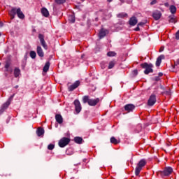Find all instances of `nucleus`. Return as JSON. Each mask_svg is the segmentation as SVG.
Masks as SVG:
<instances>
[{
  "mask_svg": "<svg viewBox=\"0 0 179 179\" xmlns=\"http://www.w3.org/2000/svg\"><path fill=\"white\" fill-rule=\"evenodd\" d=\"M17 15V17L20 19H24V14H23V12L20 10V8H12L11 10L9 12V15L11 17V19H15V15Z\"/></svg>",
  "mask_w": 179,
  "mask_h": 179,
  "instance_id": "obj_1",
  "label": "nucleus"
},
{
  "mask_svg": "<svg viewBox=\"0 0 179 179\" xmlns=\"http://www.w3.org/2000/svg\"><path fill=\"white\" fill-rule=\"evenodd\" d=\"M10 65H12V63H10V61L7 60L5 63L4 65V76L6 78H8V76H9V75H12V73H13V69L12 68V66H10Z\"/></svg>",
  "mask_w": 179,
  "mask_h": 179,
  "instance_id": "obj_2",
  "label": "nucleus"
},
{
  "mask_svg": "<svg viewBox=\"0 0 179 179\" xmlns=\"http://www.w3.org/2000/svg\"><path fill=\"white\" fill-rule=\"evenodd\" d=\"M145 166L146 159H143L138 162L135 169V176H136V177H138L139 174L141 173V171H142V168L145 167Z\"/></svg>",
  "mask_w": 179,
  "mask_h": 179,
  "instance_id": "obj_3",
  "label": "nucleus"
},
{
  "mask_svg": "<svg viewBox=\"0 0 179 179\" xmlns=\"http://www.w3.org/2000/svg\"><path fill=\"white\" fill-rule=\"evenodd\" d=\"M141 66L144 71L145 75H149V73H153V64H148L147 62L141 64Z\"/></svg>",
  "mask_w": 179,
  "mask_h": 179,
  "instance_id": "obj_4",
  "label": "nucleus"
},
{
  "mask_svg": "<svg viewBox=\"0 0 179 179\" xmlns=\"http://www.w3.org/2000/svg\"><path fill=\"white\" fill-rule=\"evenodd\" d=\"M173 173V168L171 166L166 167L164 171H159L157 172V176H161V177H169L170 174Z\"/></svg>",
  "mask_w": 179,
  "mask_h": 179,
  "instance_id": "obj_5",
  "label": "nucleus"
},
{
  "mask_svg": "<svg viewBox=\"0 0 179 179\" xmlns=\"http://www.w3.org/2000/svg\"><path fill=\"white\" fill-rule=\"evenodd\" d=\"M69 142H71V138L63 137L59 141L58 145L59 148H65V146L69 145Z\"/></svg>",
  "mask_w": 179,
  "mask_h": 179,
  "instance_id": "obj_6",
  "label": "nucleus"
},
{
  "mask_svg": "<svg viewBox=\"0 0 179 179\" xmlns=\"http://www.w3.org/2000/svg\"><path fill=\"white\" fill-rule=\"evenodd\" d=\"M73 104L75 106L76 113L79 114V113L82 111V105L80 104V101H79L78 99H76L73 102Z\"/></svg>",
  "mask_w": 179,
  "mask_h": 179,
  "instance_id": "obj_7",
  "label": "nucleus"
},
{
  "mask_svg": "<svg viewBox=\"0 0 179 179\" xmlns=\"http://www.w3.org/2000/svg\"><path fill=\"white\" fill-rule=\"evenodd\" d=\"M155 104H156V95L152 94L148 101V106H149V107H152Z\"/></svg>",
  "mask_w": 179,
  "mask_h": 179,
  "instance_id": "obj_8",
  "label": "nucleus"
},
{
  "mask_svg": "<svg viewBox=\"0 0 179 179\" xmlns=\"http://www.w3.org/2000/svg\"><path fill=\"white\" fill-rule=\"evenodd\" d=\"M80 85V81L77 80L73 85H70L68 87V90L69 92H73V90H75V89H78V87H79Z\"/></svg>",
  "mask_w": 179,
  "mask_h": 179,
  "instance_id": "obj_9",
  "label": "nucleus"
},
{
  "mask_svg": "<svg viewBox=\"0 0 179 179\" xmlns=\"http://www.w3.org/2000/svg\"><path fill=\"white\" fill-rule=\"evenodd\" d=\"M135 105L132 103L127 104L124 106V110L125 111H127V113H131L135 110Z\"/></svg>",
  "mask_w": 179,
  "mask_h": 179,
  "instance_id": "obj_10",
  "label": "nucleus"
},
{
  "mask_svg": "<svg viewBox=\"0 0 179 179\" xmlns=\"http://www.w3.org/2000/svg\"><path fill=\"white\" fill-rule=\"evenodd\" d=\"M107 34H108V30L102 28L99 33V38H103V37H106Z\"/></svg>",
  "mask_w": 179,
  "mask_h": 179,
  "instance_id": "obj_11",
  "label": "nucleus"
},
{
  "mask_svg": "<svg viewBox=\"0 0 179 179\" xmlns=\"http://www.w3.org/2000/svg\"><path fill=\"white\" fill-rule=\"evenodd\" d=\"M138 24V19L136 18V17H131L129 20V24L130 26H136V24Z\"/></svg>",
  "mask_w": 179,
  "mask_h": 179,
  "instance_id": "obj_12",
  "label": "nucleus"
},
{
  "mask_svg": "<svg viewBox=\"0 0 179 179\" xmlns=\"http://www.w3.org/2000/svg\"><path fill=\"white\" fill-rule=\"evenodd\" d=\"M9 106H10V103L8 101L2 105L0 109V115L5 111V110H6V108H8V107H9Z\"/></svg>",
  "mask_w": 179,
  "mask_h": 179,
  "instance_id": "obj_13",
  "label": "nucleus"
},
{
  "mask_svg": "<svg viewBox=\"0 0 179 179\" xmlns=\"http://www.w3.org/2000/svg\"><path fill=\"white\" fill-rule=\"evenodd\" d=\"M99 101H100V99L99 98H96V99H90V101H88V104L89 106L93 107L94 106H96Z\"/></svg>",
  "mask_w": 179,
  "mask_h": 179,
  "instance_id": "obj_14",
  "label": "nucleus"
},
{
  "mask_svg": "<svg viewBox=\"0 0 179 179\" xmlns=\"http://www.w3.org/2000/svg\"><path fill=\"white\" fill-rule=\"evenodd\" d=\"M165 57L164 55H159L156 61L155 65L156 66H160V64H162V59H164Z\"/></svg>",
  "mask_w": 179,
  "mask_h": 179,
  "instance_id": "obj_15",
  "label": "nucleus"
},
{
  "mask_svg": "<svg viewBox=\"0 0 179 179\" xmlns=\"http://www.w3.org/2000/svg\"><path fill=\"white\" fill-rule=\"evenodd\" d=\"M55 120L57 124H62V122H64V118L62 117V115L59 114L55 115Z\"/></svg>",
  "mask_w": 179,
  "mask_h": 179,
  "instance_id": "obj_16",
  "label": "nucleus"
},
{
  "mask_svg": "<svg viewBox=\"0 0 179 179\" xmlns=\"http://www.w3.org/2000/svg\"><path fill=\"white\" fill-rule=\"evenodd\" d=\"M152 17H154V19H155V20H159V19L162 17V13L159 11H155L152 14Z\"/></svg>",
  "mask_w": 179,
  "mask_h": 179,
  "instance_id": "obj_17",
  "label": "nucleus"
},
{
  "mask_svg": "<svg viewBox=\"0 0 179 179\" xmlns=\"http://www.w3.org/2000/svg\"><path fill=\"white\" fill-rule=\"evenodd\" d=\"M36 52H37L38 55L40 56L41 58H43V57H44V52H43V49L41 48V47H40V46L37 47Z\"/></svg>",
  "mask_w": 179,
  "mask_h": 179,
  "instance_id": "obj_18",
  "label": "nucleus"
},
{
  "mask_svg": "<svg viewBox=\"0 0 179 179\" xmlns=\"http://www.w3.org/2000/svg\"><path fill=\"white\" fill-rule=\"evenodd\" d=\"M74 141L78 145H82V143H83V138L82 137L76 136L74 138Z\"/></svg>",
  "mask_w": 179,
  "mask_h": 179,
  "instance_id": "obj_19",
  "label": "nucleus"
},
{
  "mask_svg": "<svg viewBox=\"0 0 179 179\" xmlns=\"http://www.w3.org/2000/svg\"><path fill=\"white\" fill-rule=\"evenodd\" d=\"M19 76H20V69L15 67L14 69V77L19 78Z\"/></svg>",
  "mask_w": 179,
  "mask_h": 179,
  "instance_id": "obj_20",
  "label": "nucleus"
},
{
  "mask_svg": "<svg viewBox=\"0 0 179 179\" xmlns=\"http://www.w3.org/2000/svg\"><path fill=\"white\" fill-rule=\"evenodd\" d=\"M44 129L41 128V127H38L36 130V134L38 135V136H41L43 135H44Z\"/></svg>",
  "mask_w": 179,
  "mask_h": 179,
  "instance_id": "obj_21",
  "label": "nucleus"
},
{
  "mask_svg": "<svg viewBox=\"0 0 179 179\" xmlns=\"http://www.w3.org/2000/svg\"><path fill=\"white\" fill-rule=\"evenodd\" d=\"M41 13L45 17H48V16L50 15V13L48 12V10H47V8H42Z\"/></svg>",
  "mask_w": 179,
  "mask_h": 179,
  "instance_id": "obj_22",
  "label": "nucleus"
},
{
  "mask_svg": "<svg viewBox=\"0 0 179 179\" xmlns=\"http://www.w3.org/2000/svg\"><path fill=\"white\" fill-rule=\"evenodd\" d=\"M110 143H113V145H118V143H120V140H117V138H115V137L112 136L110 139Z\"/></svg>",
  "mask_w": 179,
  "mask_h": 179,
  "instance_id": "obj_23",
  "label": "nucleus"
},
{
  "mask_svg": "<svg viewBox=\"0 0 179 179\" xmlns=\"http://www.w3.org/2000/svg\"><path fill=\"white\" fill-rule=\"evenodd\" d=\"M38 38H39V40H40V41L41 43V45H45V41H44V35L40 34L38 35Z\"/></svg>",
  "mask_w": 179,
  "mask_h": 179,
  "instance_id": "obj_24",
  "label": "nucleus"
},
{
  "mask_svg": "<svg viewBox=\"0 0 179 179\" xmlns=\"http://www.w3.org/2000/svg\"><path fill=\"white\" fill-rule=\"evenodd\" d=\"M48 69H50V62H48L45 63V64L43 69V72H48Z\"/></svg>",
  "mask_w": 179,
  "mask_h": 179,
  "instance_id": "obj_25",
  "label": "nucleus"
},
{
  "mask_svg": "<svg viewBox=\"0 0 179 179\" xmlns=\"http://www.w3.org/2000/svg\"><path fill=\"white\" fill-rule=\"evenodd\" d=\"M169 10L173 15L177 12V8L173 5L170 6Z\"/></svg>",
  "mask_w": 179,
  "mask_h": 179,
  "instance_id": "obj_26",
  "label": "nucleus"
},
{
  "mask_svg": "<svg viewBox=\"0 0 179 179\" xmlns=\"http://www.w3.org/2000/svg\"><path fill=\"white\" fill-rule=\"evenodd\" d=\"M90 101V99H89V96L85 95L83 97V103H84V104H86V103H89Z\"/></svg>",
  "mask_w": 179,
  "mask_h": 179,
  "instance_id": "obj_27",
  "label": "nucleus"
},
{
  "mask_svg": "<svg viewBox=\"0 0 179 179\" xmlns=\"http://www.w3.org/2000/svg\"><path fill=\"white\" fill-rule=\"evenodd\" d=\"M173 69H179V59H178L176 62H174V65L172 66Z\"/></svg>",
  "mask_w": 179,
  "mask_h": 179,
  "instance_id": "obj_28",
  "label": "nucleus"
},
{
  "mask_svg": "<svg viewBox=\"0 0 179 179\" xmlns=\"http://www.w3.org/2000/svg\"><path fill=\"white\" fill-rule=\"evenodd\" d=\"M117 17H121L122 19H124V17H128V14L125 13H120L117 15Z\"/></svg>",
  "mask_w": 179,
  "mask_h": 179,
  "instance_id": "obj_29",
  "label": "nucleus"
},
{
  "mask_svg": "<svg viewBox=\"0 0 179 179\" xmlns=\"http://www.w3.org/2000/svg\"><path fill=\"white\" fill-rule=\"evenodd\" d=\"M29 55H30L31 58H32V59H35L36 57H37V54L34 50H31L29 52Z\"/></svg>",
  "mask_w": 179,
  "mask_h": 179,
  "instance_id": "obj_30",
  "label": "nucleus"
},
{
  "mask_svg": "<svg viewBox=\"0 0 179 179\" xmlns=\"http://www.w3.org/2000/svg\"><path fill=\"white\" fill-rule=\"evenodd\" d=\"M115 66V61H110L108 65V69H113Z\"/></svg>",
  "mask_w": 179,
  "mask_h": 179,
  "instance_id": "obj_31",
  "label": "nucleus"
},
{
  "mask_svg": "<svg viewBox=\"0 0 179 179\" xmlns=\"http://www.w3.org/2000/svg\"><path fill=\"white\" fill-rule=\"evenodd\" d=\"M69 20L71 23H75V15L72 14L69 16Z\"/></svg>",
  "mask_w": 179,
  "mask_h": 179,
  "instance_id": "obj_32",
  "label": "nucleus"
},
{
  "mask_svg": "<svg viewBox=\"0 0 179 179\" xmlns=\"http://www.w3.org/2000/svg\"><path fill=\"white\" fill-rule=\"evenodd\" d=\"M108 57H115L117 55V53L114 51H110L107 53Z\"/></svg>",
  "mask_w": 179,
  "mask_h": 179,
  "instance_id": "obj_33",
  "label": "nucleus"
},
{
  "mask_svg": "<svg viewBox=\"0 0 179 179\" xmlns=\"http://www.w3.org/2000/svg\"><path fill=\"white\" fill-rule=\"evenodd\" d=\"M55 148V145H54V144H49L48 145V150H54Z\"/></svg>",
  "mask_w": 179,
  "mask_h": 179,
  "instance_id": "obj_34",
  "label": "nucleus"
},
{
  "mask_svg": "<svg viewBox=\"0 0 179 179\" xmlns=\"http://www.w3.org/2000/svg\"><path fill=\"white\" fill-rule=\"evenodd\" d=\"M55 2L58 5H62V3H65L66 0H55Z\"/></svg>",
  "mask_w": 179,
  "mask_h": 179,
  "instance_id": "obj_35",
  "label": "nucleus"
},
{
  "mask_svg": "<svg viewBox=\"0 0 179 179\" xmlns=\"http://www.w3.org/2000/svg\"><path fill=\"white\" fill-rule=\"evenodd\" d=\"M170 23H177V20L175 17H171L169 20Z\"/></svg>",
  "mask_w": 179,
  "mask_h": 179,
  "instance_id": "obj_36",
  "label": "nucleus"
},
{
  "mask_svg": "<svg viewBox=\"0 0 179 179\" xmlns=\"http://www.w3.org/2000/svg\"><path fill=\"white\" fill-rule=\"evenodd\" d=\"M15 97V94H13V95H11L8 100L7 101H9L10 102H10L12 101V100H13V98Z\"/></svg>",
  "mask_w": 179,
  "mask_h": 179,
  "instance_id": "obj_37",
  "label": "nucleus"
},
{
  "mask_svg": "<svg viewBox=\"0 0 179 179\" xmlns=\"http://www.w3.org/2000/svg\"><path fill=\"white\" fill-rule=\"evenodd\" d=\"M156 3H157V0H152L150 2V5L153 6V5H156Z\"/></svg>",
  "mask_w": 179,
  "mask_h": 179,
  "instance_id": "obj_38",
  "label": "nucleus"
},
{
  "mask_svg": "<svg viewBox=\"0 0 179 179\" xmlns=\"http://www.w3.org/2000/svg\"><path fill=\"white\" fill-rule=\"evenodd\" d=\"M153 80H155V82H159V80H160V77L157 76L155 78H153Z\"/></svg>",
  "mask_w": 179,
  "mask_h": 179,
  "instance_id": "obj_39",
  "label": "nucleus"
},
{
  "mask_svg": "<svg viewBox=\"0 0 179 179\" xmlns=\"http://www.w3.org/2000/svg\"><path fill=\"white\" fill-rule=\"evenodd\" d=\"M176 40H179V30L176 34Z\"/></svg>",
  "mask_w": 179,
  "mask_h": 179,
  "instance_id": "obj_40",
  "label": "nucleus"
},
{
  "mask_svg": "<svg viewBox=\"0 0 179 179\" xmlns=\"http://www.w3.org/2000/svg\"><path fill=\"white\" fill-rule=\"evenodd\" d=\"M133 75H134V76H136V75H138V70H134L133 71Z\"/></svg>",
  "mask_w": 179,
  "mask_h": 179,
  "instance_id": "obj_41",
  "label": "nucleus"
},
{
  "mask_svg": "<svg viewBox=\"0 0 179 179\" xmlns=\"http://www.w3.org/2000/svg\"><path fill=\"white\" fill-rule=\"evenodd\" d=\"M163 51H164V46H162V47L159 48V52H163Z\"/></svg>",
  "mask_w": 179,
  "mask_h": 179,
  "instance_id": "obj_42",
  "label": "nucleus"
},
{
  "mask_svg": "<svg viewBox=\"0 0 179 179\" xmlns=\"http://www.w3.org/2000/svg\"><path fill=\"white\" fill-rule=\"evenodd\" d=\"M135 31H139L141 30V29L139 28V26H138L137 27L135 28Z\"/></svg>",
  "mask_w": 179,
  "mask_h": 179,
  "instance_id": "obj_43",
  "label": "nucleus"
},
{
  "mask_svg": "<svg viewBox=\"0 0 179 179\" xmlns=\"http://www.w3.org/2000/svg\"><path fill=\"white\" fill-rule=\"evenodd\" d=\"M143 24H145V23H143V22H139V23L138 24V26H143Z\"/></svg>",
  "mask_w": 179,
  "mask_h": 179,
  "instance_id": "obj_44",
  "label": "nucleus"
},
{
  "mask_svg": "<svg viewBox=\"0 0 179 179\" xmlns=\"http://www.w3.org/2000/svg\"><path fill=\"white\" fill-rule=\"evenodd\" d=\"M163 76V73H159L158 77L162 78Z\"/></svg>",
  "mask_w": 179,
  "mask_h": 179,
  "instance_id": "obj_45",
  "label": "nucleus"
},
{
  "mask_svg": "<svg viewBox=\"0 0 179 179\" xmlns=\"http://www.w3.org/2000/svg\"><path fill=\"white\" fill-rule=\"evenodd\" d=\"M165 93H166V94L169 95L171 92H170V90H169V91H166Z\"/></svg>",
  "mask_w": 179,
  "mask_h": 179,
  "instance_id": "obj_46",
  "label": "nucleus"
},
{
  "mask_svg": "<svg viewBox=\"0 0 179 179\" xmlns=\"http://www.w3.org/2000/svg\"><path fill=\"white\" fill-rule=\"evenodd\" d=\"M160 89H162V90H164V87H163L162 85L160 86Z\"/></svg>",
  "mask_w": 179,
  "mask_h": 179,
  "instance_id": "obj_47",
  "label": "nucleus"
},
{
  "mask_svg": "<svg viewBox=\"0 0 179 179\" xmlns=\"http://www.w3.org/2000/svg\"><path fill=\"white\" fill-rule=\"evenodd\" d=\"M14 87L15 89H17L19 87V85H15Z\"/></svg>",
  "mask_w": 179,
  "mask_h": 179,
  "instance_id": "obj_48",
  "label": "nucleus"
},
{
  "mask_svg": "<svg viewBox=\"0 0 179 179\" xmlns=\"http://www.w3.org/2000/svg\"><path fill=\"white\" fill-rule=\"evenodd\" d=\"M108 2H113V0H108Z\"/></svg>",
  "mask_w": 179,
  "mask_h": 179,
  "instance_id": "obj_49",
  "label": "nucleus"
},
{
  "mask_svg": "<svg viewBox=\"0 0 179 179\" xmlns=\"http://www.w3.org/2000/svg\"><path fill=\"white\" fill-rule=\"evenodd\" d=\"M120 2H122V3H123V2H124V0H120Z\"/></svg>",
  "mask_w": 179,
  "mask_h": 179,
  "instance_id": "obj_50",
  "label": "nucleus"
},
{
  "mask_svg": "<svg viewBox=\"0 0 179 179\" xmlns=\"http://www.w3.org/2000/svg\"><path fill=\"white\" fill-rule=\"evenodd\" d=\"M43 47H44L45 48H47V45H43Z\"/></svg>",
  "mask_w": 179,
  "mask_h": 179,
  "instance_id": "obj_51",
  "label": "nucleus"
},
{
  "mask_svg": "<svg viewBox=\"0 0 179 179\" xmlns=\"http://www.w3.org/2000/svg\"><path fill=\"white\" fill-rule=\"evenodd\" d=\"M0 36H1V34H0Z\"/></svg>",
  "mask_w": 179,
  "mask_h": 179,
  "instance_id": "obj_52",
  "label": "nucleus"
}]
</instances>
